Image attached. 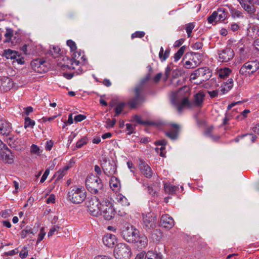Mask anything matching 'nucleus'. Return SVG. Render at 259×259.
Instances as JSON below:
<instances>
[{"label":"nucleus","mask_w":259,"mask_h":259,"mask_svg":"<svg viewBox=\"0 0 259 259\" xmlns=\"http://www.w3.org/2000/svg\"><path fill=\"white\" fill-rule=\"evenodd\" d=\"M102 167L105 174L109 177L115 174L116 170V165L113 162L105 161L102 164Z\"/></svg>","instance_id":"dca6fc26"},{"label":"nucleus","mask_w":259,"mask_h":259,"mask_svg":"<svg viewBox=\"0 0 259 259\" xmlns=\"http://www.w3.org/2000/svg\"><path fill=\"white\" fill-rule=\"evenodd\" d=\"M231 69L226 68L220 72V76L221 78L227 77L231 73Z\"/></svg>","instance_id":"864d4df0"},{"label":"nucleus","mask_w":259,"mask_h":259,"mask_svg":"<svg viewBox=\"0 0 259 259\" xmlns=\"http://www.w3.org/2000/svg\"><path fill=\"white\" fill-rule=\"evenodd\" d=\"M69 167L68 166H66L64 167L62 170H59L56 173V176H57V178L56 180H58L59 179H62L66 174V171L68 169Z\"/></svg>","instance_id":"c03bdc74"},{"label":"nucleus","mask_w":259,"mask_h":259,"mask_svg":"<svg viewBox=\"0 0 259 259\" xmlns=\"http://www.w3.org/2000/svg\"><path fill=\"white\" fill-rule=\"evenodd\" d=\"M110 187L111 189L117 192L120 188V182L117 178L115 177H112L110 181Z\"/></svg>","instance_id":"c85d7f7f"},{"label":"nucleus","mask_w":259,"mask_h":259,"mask_svg":"<svg viewBox=\"0 0 259 259\" xmlns=\"http://www.w3.org/2000/svg\"><path fill=\"white\" fill-rule=\"evenodd\" d=\"M117 202L122 206H128L130 204L127 198L122 194H119L116 197Z\"/></svg>","instance_id":"e433bc0d"},{"label":"nucleus","mask_w":259,"mask_h":259,"mask_svg":"<svg viewBox=\"0 0 259 259\" xmlns=\"http://www.w3.org/2000/svg\"><path fill=\"white\" fill-rule=\"evenodd\" d=\"M233 80L232 78H229L228 79L227 81L226 82L225 85L227 86V89L226 90V91L228 92L229 90H230L231 89H232L233 87ZM226 89L224 88V89H222L221 90V91L223 92V94L225 93Z\"/></svg>","instance_id":"09e8293b"},{"label":"nucleus","mask_w":259,"mask_h":259,"mask_svg":"<svg viewBox=\"0 0 259 259\" xmlns=\"http://www.w3.org/2000/svg\"><path fill=\"white\" fill-rule=\"evenodd\" d=\"M145 33L143 31H136L132 34V38H142L144 36Z\"/></svg>","instance_id":"13d9d810"},{"label":"nucleus","mask_w":259,"mask_h":259,"mask_svg":"<svg viewBox=\"0 0 259 259\" xmlns=\"http://www.w3.org/2000/svg\"><path fill=\"white\" fill-rule=\"evenodd\" d=\"M11 130L10 123L5 120L0 119V134L8 136Z\"/></svg>","instance_id":"b1692460"},{"label":"nucleus","mask_w":259,"mask_h":259,"mask_svg":"<svg viewBox=\"0 0 259 259\" xmlns=\"http://www.w3.org/2000/svg\"><path fill=\"white\" fill-rule=\"evenodd\" d=\"M4 54L7 59H15L17 56H19L18 52L13 51L10 49L5 50Z\"/></svg>","instance_id":"c9c22d12"},{"label":"nucleus","mask_w":259,"mask_h":259,"mask_svg":"<svg viewBox=\"0 0 259 259\" xmlns=\"http://www.w3.org/2000/svg\"><path fill=\"white\" fill-rule=\"evenodd\" d=\"M188 98L189 97H185L183 98L180 104H178L174 99L171 101V103L177 107L178 111L181 113L185 107L191 106V103L188 100Z\"/></svg>","instance_id":"5701e85b"},{"label":"nucleus","mask_w":259,"mask_h":259,"mask_svg":"<svg viewBox=\"0 0 259 259\" xmlns=\"http://www.w3.org/2000/svg\"><path fill=\"white\" fill-rule=\"evenodd\" d=\"M190 95L189 88L187 86H184L178 91L177 96L182 99L185 97H189Z\"/></svg>","instance_id":"c756f323"},{"label":"nucleus","mask_w":259,"mask_h":259,"mask_svg":"<svg viewBox=\"0 0 259 259\" xmlns=\"http://www.w3.org/2000/svg\"><path fill=\"white\" fill-rule=\"evenodd\" d=\"M28 234H33V231L30 227L27 226L25 229L22 231L20 235L21 238H24Z\"/></svg>","instance_id":"a19ab883"},{"label":"nucleus","mask_w":259,"mask_h":259,"mask_svg":"<svg viewBox=\"0 0 259 259\" xmlns=\"http://www.w3.org/2000/svg\"><path fill=\"white\" fill-rule=\"evenodd\" d=\"M103 242L109 247H113L117 242V239L114 235L108 234L103 238Z\"/></svg>","instance_id":"4be33fe9"},{"label":"nucleus","mask_w":259,"mask_h":259,"mask_svg":"<svg viewBox=\"0 0 259 259\" xmlns=\"http://www.w3.org/2000/svg\"><path fill=\"white\" fill-rule=\"evenodd\" d=\"M49 173H50V170H49V169L48 168L45 170L42 176L41 177V179L40 180V183H42L45 181V180L47 179Z\"/></svg>","instance_id":"0e129e2a"},{"label":"nucleus","mask_w":259,"mask_h":259,"mask_svg":"<svg viewBox=\"0 0 259 259\" xmlns=\"http://www.w3.org/2000/svg\"><path fill=\"white\" fill-rule=\"evenodd\" d=\"M243 137H245L247 140H249L251 143L254 142L256 138V136L255 135L251 134L243 135L241 136V138Z\"/></svg>","instance_id":"3c124183"},{"label":"nucleus","mask_w":259,"mask_h":259,"mask_svg":"<svg viewBox=\"0 0 259 259\" xmlns=\"http://www.w3.org/2000/svg\"><path fill=\"white\" fill-rule=\"evenodd\" d=\"M67 45L68 47H69L71 51H74L77 49V47L75 42L72 40H68L67 41Z\"/></svg>","instance_id":"4d7b16f0"},{"label":"nucleus","mask_w":259,"mask_h":259,"mask_svg":"<svg viewBox=\"0 0 259 259\" xmlns=\"http://www.w3.org/2000/svg\"><path fill=\"white\" fill-rule=\"evenodd\" d=\"M160 224L163 228L170 229L174 226L175 222L171 217L168 214H165L161 216Z\"/></svg>","instance_id":"a211bd4d"},{"label":"nucleus","mask_w":259,"mask_h":259,"mask_svg":"<svg viewBox=\"0 0 259 259\" xmlns=\"http://www.w3.org/2000/svg\"><path fill=\"white\" fill-rule=\"evenodd\" d=\"M149 79L150 75H148L134 88V96L130 98L127 103L131 108L136 109L145 102L146 98L145 84Z\"/></svg>","instance_id":"f257e3e1"},{"label":"nucleus","mask_w":259,"mask_h":259,"mask_svg":"<svg viewBox=\"0 0 259 259\" xmlns=\"http://www.w3.org/2000/svg\"><path fill=\"white\" fill-rule=\"evenodd\" d=\"M31 65L35 71L42 73L48 70L46 62L41 60L36 59L31 63Z\"/></svg>","instance_id":"4468645a"},{"label":"nucleus","mask_w":259,"mask_h":259,"mask_svg":"<svg viewBox=\"0 0 259 259\" xmlns=\"http://www.w3.org/2000/svg\"><path fill=\"white\" fill-rule=\"evenodd\" d=\"M143 220L144 227L146 230L154 229L156 227V215L152 212H148L145 215L143 214Z\"/></svg>","instance_id":"9b49d317"},{"label":"nucleus","mask_w":259,"mask_h":259,"mask_svg":"<svg viewBox=\"0 0 259 259\" xmlns=\"http://www.w3.org/2000/svg\"><path fill=\"white\" fill-rule=\"evenodd\" d=\"M114 253L116 259H129L132 252L127 245L125 243H119L115 247Z\"/></svg>","instance_id":"423d86ee"},{"label":"nucleus","mask_w":259,"mask_h":259,"mask_svg":"<svg viewBox=\"0 0 259 259\" xmlns=\"http://www.w3.org/2000/svg\"><path fill=\"white\" fill-rule=\"evenodd\" d=\"M42 151L35 144H32L31 146L30 152L32 154H35L36 155H40Z\"/></svg>","instance_id":"37998d69"},{"label":"nucleus","mask_w":259,"mask_h":259,"mask_svg":"<svg viewBox=\"0 0 259 259\" xmlns=\"http://www.w3.org/2000/svg\"><path fill=\"white\" fill-rule=\"evenodd\" d=\"M126 128L127 131L129 132V134L133 133L135 128V127L130 123L126 124Z\"/></svg>","instance_id":"774afa93"},{"label":"nucleus","mask_w":259,"mask_h":259,"mask_svg":"<svg viewBox=\"0 0 259 259\" xmlns=\"http://www.w3.org/2000/svg\"><path fill=\"white\" fill-rule=\"evenodd\" d=\"M232 117V115H231V114L230 112H226L225 114V117L223 119V125H228V122L231 120Z\"/></svg>","instance_id":"603ef678"},{"label":"nucleus","mask_w":259,"mask_h":259,"mask_svg":"<svg viewBox=\"0 0 259 259\" xmlns=\"http://www.w3.org/2000/svg\"><path fill=\"white\" fill-rule=\"evenodd\" d=\"M88 139L87 137H84L80 140L78 141L76 144V147L77 148H80L84 145H86L88 143Z\"/></svg>","instance_id":"a18cd8bd"},{"label":"nucleus","mask_w":259,"mask_h":259,"mask_svg":"<svg viewBox=\"0 0 259 259\" xmlns=\"http://www.w3.org/2000/svg\"><path fill=\"white\" fill-rule=\"evenodd\" d=\"M125 106V103L124 102H121L118 103L115 109V115L114 117L118 116V115L122 111L123 108Z\"/></svg>","instance_id":"ea45409f"},{"label":"nucleus","mask_w":259,"mask_h":259,"mask_svg":"<svg viewBox=\"0 0 259 259\" xmlns=\"http://www.w3.org/2000/svg\"><path fill=\"white\" fill-rule=\"evenodd\" d=\"M18 252V250L17 248H16V249L12 250L11 251H9L8 252H5L4 254L5 256H9V255L12 256V255L17 254Z\"/></svg>","instance_id":"69168bd1"},{"label":"nucleus","mask_w":259,"mask_h":259,"mask_svg":"<svg viewBox=\"0 0 259 259\" xmlns=\"http://www.w3.org/2000/svg\"><path fill=\"white\" fill-rule=\"evenodd\" d=\"M205 94L203 92H199L194 95V105L197 107H201L202 106L204 99Z\"/></svg>","instance_id":"a878e982"},{"label":"nucleus","mask_w":259,"mask_h":259,"mask_svg":"<svg viewBox=\"0 0 259 259\" xmlns=\"http://www.w3.org/2000/svg\"><path fill=\"white\" fill-rule=\"evenodd\" d=\"M34 125H35V121L34 120L31 119L28 117L25 118V124H24V127L25 128H26L28 127H30L32 128Z\"/></svg>","instance_id":"49530a36"},{"label":"nucleus","mask_w":259,"mask_h":259,"mask_svg":"<svg viewBox=\"0 0 259 259\" xmlns=\"http://www.w3.org/2000/svg\"><path fill=\"white\" fill-rule=\"evenodd\" d=\"M213 126H211L206 128L205 131V134L209 137H212V132L213 130Z\"/></svg>","instance_id":"680f3d73"},{"label":"nucleus","mask_w":259,"mask_h":259,"mask_svg":"<svg viewBox=\"0 0 259 259\" xmlns=\"http://www.w3.org/2000/svg\"><path fill=\"white\" fill-rule=\"evenodd\" d=\"M156 152L158 153H159V155L161 157H165V153L166 151L165 150V147L164 146H161L160 148H156L155 149Z\"/></svg>","instance_id":"bf43d9fd"},{"label":"nucleus","mask_w":259,"mask_h":259,"mask_svg":"<svg viewBox=\"0 0 259 259\" xmlns=\"http://www.w3.org/2000/svg\"><path fill=\"white\" fill-rule=\"evenodd\" d=\"M227 7L229 9L231 16L233 18H243V13L235 9H234L231 5H227Z\"/></svg>","instance_id":"2f4dec72"},{"label":"nucleus","mask_w":259,"mask_h":259,"mask_svg":"<svg viewBox=\"0 0 259 259\" xmlns=\"http://www.w3.org/2000/svg\"><path fill=\"white\" fill-rule=\"evenodd\" d=\"M228 16V10L223 7L219 8L217 11H214L212 14L207 18L209 23H212L213 22L224 21Z\"/></svg>","instance_id":"0eeeda50"},{"label":"nucleus","mask_w":259,"mask_h":259,"mask_svg":"<svg viewBox=\"0 0 259 259\" xmlns=\"http://www.w3.org/2000/svg\"><path fill=\"white\" fill-rule=\"evenodd\" d=\"M147 243L148 239L146 236L145 235L140 236L138 234V237L134 243H137V246L142 249L146 246Z\"/></svg>","instance_id":"bb28decb"},{"label":"nucleus","mask_w":259,"mask_h":259,"mask_svg":"<svg viewBox=\"0 0 259 259\" xmlns=\"http://www.w3.org/2000/svg\"><path fill=\"white\" fill-rule=\"evenodd\" d=\"M83 59V60H85L84 58V56H81V52H74L72 55V58L70 60V65H67L68 68L72 69H77L79 71L81 72L82 70H80V60Z\"/></svg>","instance_id":"ddd939ff"},{"label":"nucleus","mask_w":259,"mask_h":259,"mask_svg":"<svg viewBox=\"0 0 259 259\" xmlns=\"http://www.w3.org/2000/svg\"><path fill=\"white\" fill-rule=\"evenodd\" d=\"M116 122V120L114 118L111 120L110 119H107L106 121V127L107 128H110L113 127Z\"/></svg>","instance_id":"8fccbe9b"},{"label":"nucleus","mask_w":259,"mask_h":259,"mask_svg":"<svg viewBox=\"0 0 259 259\" xmlns=\"http://www.w3.org/2000/svg\"><path fill=\"white\" fill-rule=\"evenodd\" d=\"M45 235H46V232L45 231L44 228H41L40 229V232L38 236L37 240L36 241L37 244H38L39 242H40L44 239Z\"/></svg>","instance_id":"5fc2aeb1"},{"label":"nucleus","mask_w":259,"mask_h":259,"mask_svg":"<svg viewBox=\"0 0 259 259\" xmlns=\"http://www.w3.org/2000/svg\"><path fill=\"white\" fill-rule=\"evenodd\" d=\"M101 202L96 197H92L87 202V207L90 214L94 217L100 215V204Z\"/></svg>","instance_id":"1a4fd4ad"},{"label":"nucleus","mask_w":259,"mask_h":259,"mask_svg":"<svg viewBox=\"0 0 259 259\" xmlns=\"http://www.w3.org/2000/svg\"><path fill=\"white\" fill-rule=\"evenodd\" d=\"M28 255V251L26 247H24L23 249L20 252L19 256L22 258H25Z\"/></svg>","instance_id":"e2e57ef3"},{"label":"nucleus","mask_w":259,"mask_h":259,"mask_svg":"<svg viewBox=\"0 0 259 259\" xmlns=\"http://www.w3.org/2000/svg\"><path fill=\"white\" fill-rule=\"evenodd\" d=\"M162 237V233L159 229L154 230L151 234L150 238L154 242L158 243L160 241Z\"/></svg>","instance_id":"cd10ccee"},{"label":"nucleus","mask_w":259,"mask_h":259,"mask_svg":"<svg viewBox=\"0 0 259 259\" xmlns=\"http://www.w3.org/2000/svg\"><path fill=\"white\" fill-rule=\"evenodd\" d=\"M133 119L134 120H135L137 122L140 124L145 125H152L155 124V123L153 121H150L148 120L143 121L141 119V116L137 115L134 116Z\"/></svg>","instance_id":"f704fd0d"},{"label":"nucleus","mask_w":259,"mask_h":259,"mask_svg":"<svg viewBox=\"0 0 259 259\" xmlns=\"http://www.w3.org/2000/svg\"><path fill=\"white\" fill-rule=\"evenodd\" d=\"M59 229V227L54 226L52 228H51L49 232H48V236L49 237L52 236L56 231H58Z\"/></svg>","instance_id":"052dcab7"},{"label":"nucleus","mask_w":259,"mask_h":259,"mask_svg":"<svg viewBox=\"0 0 259 259\" xmlns=\"http://www.w3.org/2000/svg\"><path fill=\"white\" fill-rule=\"evenodd\" d=\"M5 36L6 37V41H10V40H12V43L13 45H16L20 41V38H16V37H13V31L10 28L6 29Z\"/></svg>","instance_id":"393cba45"},{"label":"nucleus","mask_w":259,"mask_h":259,"mask_svg":"<svg viewBox=\"0 0 259 259\" xmlns=\"http://www.w3.org/2000/svg\"><path fill=\"white\" fill-rule=\"evenodd\" d=\"M191 47L193 50H199L202 49L203 47V43L202 41H197L192 44Z\"/></svg>","instance_id":"6e6d98bb"},{"label":"nucleus","mask_w":259,"mask_h":259,"mask_svg":"<svg viewBox=\"0 0 259 259\" xmlns=\"http://www.w3.org/2000/svg\"><path fill=\"white\" fill-rule=\"evenodd\" d=\"M147 188L149 193L153 196L156 195L159 190V186L157 183L153 184V186L148 185Z\"/></svg>","instance_id":"473e14b6"},{"label":"nucleus","mask_w":259,"mask_h":259,"mask_svg":"<svg viewBox=\"0 0 259 259\" xmlns=\"http://www.w3.org/2000/svg\"><path fill=\"white\" fill-rule=\"evenodd\" d=\"M195 27V24L194 23H189L186 25L185 29L187 33L188 37H190L191 36V33L193 29Z\"/></svg>","instance_id":"79ce46f5"},{"label":"nucleus","mask_w":259,"mask_h":259,"mask_svg":"<svg viewBox=\"0 0 259 259\" xmlns=\"http://www.w3.org/2000/svg\"><path fill=\"white\" fill-rule=\"evenodd\" d=\"M186 49V47L185 46L181 47L177 52V53L174 55V58L175 62L178 61L181 58V57L183 55Z\"/></svg>","instance_id":"4c0bfd02"},{"label":"nucleus","mask_w":259,"mask_h":259,"mask_svg":"<svg viewBox=\"0 0 259 259\" xmlns=\"http://www.w3.org/2000/svg\"><path fill=\"white\" fill-rule=\"evenodd\" d=\"M100 215L106 220H111L115 215V210L111 202L107 199H103L100 204Z\"/></svg>","instance_id":"20e7f679"},{"label":"nucleus","mask_w":259,"mask_h":259,"mask_svg":"<svg viewBox=\"0 0 259 259\" xmlns=\"http://www.w3.org/2000/svg\"><path fill=\"white\" fill-rule=\"evenodd\" d=\"M220 61L222 62H227L232 59L234 56L233 50L230 48H226L219 53Z\"/></svg>","instance_id":"2eb2a0df"},{"label":"nucleus","mask_w":259,"mask_h":259,"mask_svg":"<svg viewBox=\"0 0 259 259\" xmlns=\"http://www.w3.org/2000/svg\"><path fill=\"white\" fill-rule=\"evenodd\" d=\"M14 83L12 79L8 77H3L0 80V90L5 92L9 91L13 87Z\"/></svg>","instance_id":"f3484780"},{"label":"nucleus","mask_w":259,"mask_h":259,"mask_svg":"<svg viewBox=\"0 0 259 259\" xmlns=\"http://www.w3.org/2000/svg\"><path fill=\"white\" fill-rule=\"evenodd\" d=\"M139 231L132 227H123L121 231V235L127 242L134 243L138 237Z\"/></svg>","instance_id":"6e6552de"},{"label":"nucleus","mask_w":259,"mask_h":259,"mask_svg":"<svg viewBox=\"0 0 259 259\" xmlns=\"http://www.w3.org/2000/svg\"><path fill=\"white\" fill-rule=\"evenodd\" d=\"M139 165L141 173L147 178H151L153 175L151 167L142 160H140Z\"/></svg>","instance_id":"6ab92c4d"},{"label":"nucleus","mask_w":259,"mask_h":259,"mask_svg":"<svg viewBox=\"0 0 259 259\" xmlns=\"http://www.w3.org/2000/svg\"><path fill=\"white\" fill-rule=\"evenodd\" d=\"M201 61V59H198V61H194V64L190 61H187L184 64V66L186 68H193L197 66Z\"/></svg>","instance_id":"58836bf2"},{"label":"nucleus","mask_w":259,"mask_h":259,"mask_svg":"<svg viewBox=\"0 0 259 259\" xmlns=\"http://www.w3.org/2000/svg\"><path fill=\"white\" fill-rule=\"evenodd\" d=\"M86 196V192L83 188H74L68 193L69 200L74 204L82 203Z\"/></svg>","instance_id":"39448f33"},{"label":"nucleus","mask_w":259,"mask_h":259,"mask_svg":"<svg viewBox=\"0 0 259 259\" xmlns=\"http://www.w3.org/2000/svg\"><path fill=\"white\" fill-rule=\"evenodd\" d=\"M196 74L200 79V82L208 80L211 76V72L208 68H200L196 70Z\"/></svg>","instance_id":"aec40b11"},{"label":"nucleus","mask_w":259,"mask_h":259,"mask_svg":"<svg viewBox=\"0 0 259 259\" xmlns=\"http://www.w3.org/2000/svg\"><path fill=\"white\" fill-rule=\"evenodd\" d=\"M86 116L82 114H78L76 115L74 117V120L76 122H80L85 119Z\"/></svg>","instance_id":"338daca9"},{"label":"nucleus","mask_w":259,"mask_h":259,"mask_svg":"<svg viewBox=\"0 0 259 259\" xmlns=\"http://www.w3.org/2000/svg\"><path fill=\"white\" fill-rule=\"evenodd\" d=\"M157 254L152 250L148 251L145 254V259H156Z\"/></svg>","instance_id":"de8ad7c7"},{"label":"nucleus","mask_w":259,"mask_h":259,"mask_svg":"<svg viewBox=\"0 0 259 259\" xmlns=\"http://www.w3.org/2000/svg\"><path fill=\"white\" fill-rule=\"evenodd\" d=\"M85 185L87 189L92 193L98 194L102 192L103 184L98 176L91 175L86 179Z\"/></svg>","instance_id":"f03ea898"},{"label":"nucleus","mask_w":259,"mask_h":259,"mask_svg":"<svg viewBox=\"0 0 259 259\" xmlns=\"http://www.w3.org/2000/svg\"><path fill=\"white\" fill-rule=\"evenodd\" d=\"M179 187L173 186L170 184H165L164 190L166 193L170 194H174L179 190Z\"/></svg>","instance_id":"72a5a7b5"},{"label":"nucleus","mask_w":259,"mask_h":259,"mask_svg":"<svg viewBox=\"0 0 259 259\" xmlns=\"http://www.w3.org/2000/svg\"><path fill=\"white\" fill-rule=\"evenodd\" d=\"M242 8L247 14L256 12L255 5H259V0H238Z\"/></svg>","instance_id":"f8f14e48"},{"label":"nucleus","mask_w":259,"mask_h":259,"mask_svg":"<svg viewBox=\"0 0 259 259\" xmlns=\"http://www.w3.org/2000/svg\"><path fill=\"white\" fill-rule=\"evenodd\" d=\"M259 69V61L257 60L248 61L240 68L239 73L244 77H250Z\"/></svg>","instance_id":"7ed1b4c3"},{"label":"nucleus","mask_w":259,"mask_h":259,"mask_svg":"<svg viewBox=\"0 0 259 259\" xmlns=\"http://www.w3.org/2000/svg\"><path fill=\"white\" fill-rule=\"evenodd\" d=\"M169 126L171 130L166 133V136L172 140L176 139L180 130V126L177 123H170Z\"/></svg>","instance_id":"412c9836"},{"label":"nucleus","mask_w":259,"mask_h":259,"mask_svg":"<svg viewBox=\"0 0 259 259\" xmlns=\"http://www.w3.org/2000/svg\"><path fill=\"white\" fill-rule=\"evenodd\" d=\"M0 157L6 163L12 164L14 162V155L11 151L0 140Z\"/></svg>","instance_id":"9d476101"},{"label":"nucleus","mask_w":259,"mask_h":259,"mask_svg":"<svg viewBox=\"0 0 259 259\" xmlns=\"http://www.w3.org/2000/svg\"><path fill=\"white\" fill-rule=\"evenodd\" d=\"M6 141L11 148H16L19 145V140L11 135L6 138Z\"/></svg>","instance_id":"7c9ffc66"}]
</instances>
